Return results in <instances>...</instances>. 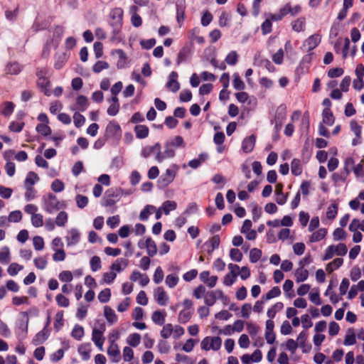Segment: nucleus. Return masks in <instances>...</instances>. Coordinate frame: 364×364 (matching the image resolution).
I'll return each mask as SVG.
<instances>
[{"mask_svg": "<svg viewBox=\"0 0 364 364\" xmlns=\"http://www.w3.org/2000/svg\"><path fill=\"white\" fill-rule=\"evenodd\" d=\"M111 297V290L109 288H106L102 290L98 294V299L101 303H107L109 301Z\"/></svg>", "mask_w": 364, "mask_h": 364, "instance_id": "nucleus-34", "label": "nucleus"}, {"mask_svg": "<svg viewBox=\"0 0 364 364\" xmlns=\"http://www.w3.org/2000/svg\"><path fill=\"white\" fill-rule=\"evenodd\" d=\"M120 222V218L118 215L109 217L107 220V225L112 229L117 228Z\"/></svg>", "mask_w": 364, "mask_h": 364, "instance_id": "nucleus-56", "label": "nucleus"}, {"mask_svg": "<svg viewBox=\"0 0 364 364\" xmlns=\"http://www.w3.org/2000/svg\"><path fill=\"white\" fill-rule=\"evenodd\" d=\"M166 284L171 288L175 287L178 282V277L174 274H168L166 278Z\"/></svg>", "mask_w": 364, "mask_h": 364, "instance_id": "nucleus-63", "label": "nucleus"}, {"mask_svg": "<svg viewBox=\"0 0 364 364\" xmlns=\"http://www.w3.org/2000/svg\"><path fill=\"white\" fill-rule=\"evenodd\" d=\"M201 348L204 350H218L222 345V339L218 336H207L200 343Z\"/></svg>", "mask_w": 364, "mask_h": 364, "instance_id": "nucleus-3", "label": "nucleus"}, {"mask_svg": "<svg viewBox=\"0 0 364 364\" xmlns=\"http://www.w3.org/2000/svg\"><path fill=\"white\" fill-rule=\"evenodd\" d=\"M291 173L295 176H299L301 173V168L300 166V161L299 159H294L291 164Z\"/></svg>", "mask_w": 364, "mask_h": 364, "instance_id": "nucleus-55", "label": "nucleus"}, {"mask_svg": "<svg viewBox=\"0 0 364 364\" xmlns=\"http://www.w3.org/2000/svg\"><path fill=\"white\" fill-rule=\"evenodd\" d=\"M134 132L137 138L144 139L149 134V128L145 125H136Z\"/></svg>", "mask_w": 364, "mask_h": 364, "instance_id": "nucleus-24", "label": "nucleus"}, {"mask_svg": "<svg viewBox=\"0 0 364 364\" xmlns=\"http://www.w3.org/2000/svg\"><path fill=\"white\" fill-rule=\"evenodd\" d=\"M177 203L173 200H166L163 203L161 206V211L162 210L165 215H168L170 211L176 210Z\"/></svg>", "mask_w": 364, "mask_h": 364, "instance_id": "nucleus-22", "label": "nucleus"}, {"mask_svg": "<svg viewBox=\"0 0 364 364\" xmlns=\"http://www.w3.org/2000/svg\"><path fill=\"white\" fill-rule=\"evenodd\" d=\"M31 223L36 228H39L43 226V215L41 214H34L31 216Z\"/></svg>", "mask_w": 364, "mask_h": 364, "instance_id": "nucleus-54", "label": "nucleus"}, {"mask_svg": "<svg viewBox=\"0 0 364 364\" xmlns=\"http://www.w3.org/2000/svg\"><path fill=\"white\" fill-rule=\"evenodd\" d=\"M77 105L78 106V109L81 112H85L88 107V100L87 97L84 95H79L76 100Z\"/></svg>", "mask_w": 364, "mask_h": 364, "instance_id": "nucleus-28", "label": "nucleus"}, {"mask_svg": "<svg viewBox=\"0 0 364 364\" xmlns=\"http://www.w3.org/2000/svg\"><path fill=\"white\" fill-rule=\"evenodd\" d=\"M33 244L36 250H41L44 247V240L41 236H35L33 239Z\"/></svg>", "mask_w": 364, "mask_h": 364, "instance_id": "nucleus-62", "label": "nucleus"}, {"mask_svg": "<svg viewBox=\"0 0 364 364\" xmlns=\"http://www.w3.org/2000/svg\"><path fill=\"white\" fill-rule=\"evenodd\" d=\"M105 331V326L104 324L101 326V329L94 328L92 330V340L100 350H102V346L105 341V338H103V332Z\"/></svg>", "mask_w": 364, "mask_h": 364, "instance_id": "nucleus-6", "label": "nucleus"}, {"mask_svg": "<svg viewBox=\"0 0 364 364\" xmlns=\"http://www.w3.org/2000/svg\"><path fill=\"white\" fill-rule=\"evenodd\" d=\"M92 271L97 272L101 268V259L98 256H93L90 262Z\"/></svg>", "mask_w": 364, "mask_h": 364, "instance_id": "nucleus-46", "label": "nucleus"}, {"mask_svg": "<svg viewBox=\"0 0 364 364\" xmlns=\"http://www.w3.org/2000/svg\"><path fill=\"white\" fill-rule=\"evenodd\" d=\"M14 108L15 105L12 102H4L0 112L4 117H9L14 112Z\"/></svg>", "mask_w": 364, "mask_h": 364, "instance_id": "nucleus-18", "label": "nucleus"}, {"mask_svg": "<svg viewBox=\"0 0 364 364\" xmlns=\"http://www.w3.org/2000/svg\"><path fill=\"white\" fill-rule=\"evenodd\" d=\"M142 155L144 157L154 156L155 159L159 160V144L156 143L154 146H148L143 149Z\"/></svg>", "mask_w": 364, "mask_h": 364, "instance_id": "nucleus-9", "label": "nucleus"}, {"mask_svg": "<svg viewBox=\"0 0 364 364\" xmlns=\"http://www.w3.org/2000/svg\"><path fill=\"white\" fill-rule=\"evenodd\" d=\"M68 215L65 211H60L55 220V223L59 227H64L68 222Z\"/></svg>", "mask_w": 364, "mask_h": 364, "instance_id": "nucleus-30", "label": "nucleus"}, {"mask_svg": "<svg viewBox=\"0 0 364 364\" xmlns=\"http://www.w3.org/2000/svg\"><path fill=\"white\" fill-rule=\"evenodd\" d=\"M23 69V66L17 61L9 62L7 63L5 72L9 75H18Z\"/></svg>", "mask_w": 364, "mask_h": 364, "instance_id": "nucleus-10", "label": "nucleus"}, {"mask_svg": "<svg viewBox=\"0 0 364 364\" xmlns=\"http://www.w3.org/2000/svg\"><path fill=\"white\" fill-rule=\"evenodd\" d=\"M68 60V58L65 53L60 54L57 56L54 63V68L56 70L61 69Z\"/></svg>", "mask_w": 364, "mask_h": 364, "instance_id": "nucleus-36", "label": "nucleus"}, {"mask_svg": "<svg viewBox=\"0 0 364 364\" xmlns=\"http://www.w3.org/2000/svg\"><path fill=\"white\" fill-rule=\"evenodd\" d=\"M348 334H347L345 337L343 344L345 346H350L353 345L356 343L355 336L354 334V331L353 328L348 329Z\"/></svg>", "mask_w": 364, "mask_h": 364, "instance_id": "nucleus-38", "label": "nucleus"}, {"mask_svg": "<svg viewBox=\"0 0 364 364\" xmlns=\"http://www.w3.org/2000/svg\"><path fill=\"white\" fill-rule=\"evenodd\" d=\"M233 87L237 90H243L245 88V85L243 81L240 79L238 73L233 75Z\"/></svg>", "mask_w": 364, "mask_h": 364, "instance_id": "nucleus-35", "label": "nucleus"}, {"mask_svg": "<svg viewBox=\"0 0 364 364\" xmlns=\"http://www.w3.org/2000/svg\"><path fill=\"white\" fill-rule=\"evenodd\" d=\"M49 334L50 333L48 330H45L44 328H43L42 331H39L38 333L36 334L33 339V343L35 346L42 344L48 339Z\"/></svg>", "mask_w": 364, "mask_h": 364, "instance_id": "nucleus-13", "label": "nucleus"}, {"mask_svg": "<svg viewBox=\"0 0 364 364\" xmlns=\"http://www.w3.org/2000/svg\"><path fill=\"white\" fill-rule=\"evenodd\" d=\"M65 185L63 182L59 179H55L51 183V189L56 193L61 192L64 190Z\"/></svg>", "mask_w": 364, "mask_h": 364, "instance_id": "nucleus-51", "label": "nucleus"}, {"mask_svg": "<svg viewBox=\"0 0 364 364\" xmlns=\"http://www.w3.org/2000/svg\"><path fill=\"white\" fill-rule=\"evenodd\" d=\"M146 246L147 249V252L149 256L152 257L157 252V248L155 242L151 239L148 238L146 240Z\"/></svg>", "mask_w": 364, "mask_h": 364, "instance_id": "nucleus-41", "label": "nucleus"}, {"mask_svg": "<svg viewBox=\"0 0 364 364\" xmlns=\"http://www.w3.org/2000/svg\"><path fill=\"white\" fill-rule=\"evenodd\" d=\"M191 52V48L188 46L183 47L179 52L177 58V63L179 64L183 61H185L189 53Z\"/></svg>", "mask_w": 364, "mask_h": 364, "instance_id": "nucleus-42", "label": "nucleus"}, {"mask_svg": "<svg viewBox=\"0 0 364 364\" xmlns=\"http://www.w3.org/2000/svg\"><path fill=\"white\" fill-rule=\"evenodd\" d=\"M128 260L124 258H118L111 266L112 270L120 272L127 266Z\"/></svg>", "mask_w": 364, "mask_h": 364, "instance_id": "nucleus-25", "label": "nucleus"}, {"mask_svg": "<svg viewBox=\"0 0 364 364\" xmlns=\"http://www.w3.org/2000/svg\"><path fill=\"white\" fill-rule=\"evenodd\" d=\"M178 74L176 72H171L169 75V81L167 82V87L172 92H176L178 90L180 85L177 81Z\"/></svg>", "mask_w": 364, "mask_h": 364, "instance_id": "nucleus-11", "label": "nucleus"}, {"mask_svg": "<svg viewBox=\"0 0 364 364\" xmlns=\"http://www.w3.org/2000/svg\"><path fill=\"white\" fill-rule=\"evenodd\" d=\"M23 269V266L17 263H11L8 267L7 272L9 275L15 276L18 272Z\"/></svg>", "mask_w": 364, "mask_h": 364, "instance_id": "nucleus-57", "label": "nucleus"}, {"mask_svg": "<svg viewBox=\"0 0 364 364\" xmlns=\"http://www.w3.org/2000/svg\"><path fill=\"white\" fill-rule=\"evenodd\" d=\"M112 55H117V67L118 69L124 68L127 64V57L124 51L122 49H115L112 50Z\"/></svg>", "mask_w": 364, "mask_h": 364, "instance_id": "nucleus-8", "label": "nucleus"}, {"mask_svg": "<svg viewBox=\"0 0 364 364\" xmlns=\"http://www.w3.org/2000/svg\"><path fill=\"white\" fill-rule=\"evenodd\" d=\"M110 345L107 348V354L112 358V361L117 363L120 360V351L118 345L110 337Z\"/></svg>", "mask_w": 364, "mask_h": 364, "instance_id": "nucleus-7", "label": "nucleus"}, {"mask_svg": "<svg viewBox=\"0 0 364 364\" xmlns=\"http://www.w3.org/2000/svg\"><path fill=\"white\" fill-rule=\"evenodd\" d=\"M36 130L38 133L41 134L44 136H49L51 134V128L48 126V124H38Z\"/></svg>", "mask_w": 364, "mask_h": 364, "instance_id": "nucleus-31", "label": "nucleus"}, {"mask_svg": "<svg viewBox=\"0 0 364 364\" xmlns=\"http://www.w3.org/2000/svg\"><path fill=\"white\" fill-rule=\"evenodd\" d=\"M78 353L83 360H87L90 358V344H82L78 347Z\"/></svg>", "mask_w": 364, "mask_h": 364, "instance_id": "nucleus-23", "label": "nucleus"}, {"mask_svg": "<svg viewBox=\"0 0 364 364\" xmlns=\"http://www.w3.org/2000/svg\"><path fill=\"white\" fill-rule=\"evenodd\" d=\"M33 262L36 268L39 269H44L48 264L46 259L43 257L35 258Z\"/></svg>", "mask_w": 364, "mask_h": 364, "instance_id": "nucleus-61", "label": "nucleus"}, {"mask_svg": "<svg viewBox=\"0 0 364 364\" xmlns=\"http://www.w3.org/2000/svg\"><path fill=\"white\" fill-rule=\"evenodd\" d=\"M309 276V272L304 269L302 267L298 268L295 272V277L297 282H304L307 279Z\"/></svg>", "mask_w": 364, "mask_h": 364, "instance_id": "nucleus-32", "label": "nucleus"}, {"mask_svg": "<svg viewBox=\"0 0 364 364\" xmlns=\"http://www.w3.org/2000/svg\"><path fill=\"white\" fill-rule=\"evenodd\" d=\"M348 249L345 244L339 243L338 245H330L323 256V260H328L331 259L335 254L343 256L347 253Z\"/></svg>", "mask_w": 364, "mask_h": 364, "instance_id": "nucleus-4", "label": "nucleus"}, {"mask_svg": "<svg viewBox=\"0 0 364 364\" xmlns=\"http://www.w3.org/2000/svg\"><path fill=\"white\" fill-rule=\"evenodd\" d=\"M59 279L63 282H70L73 280V276L70 271L64 270L59 274Z\"/></svg>", "mask_w": 364, "mask_h": 364, "instance_id": "nucleus-48", "label": "nucleus"}, {"mask_svg": "<svg viewBox=\"0 0 364 364\" xmlns=\"http://www.w3.org/2000/svg\"><path fill=\"white\" fill-rule=\"evenodd\" d=\"M230 257L235 262H240L242 259V254L240 250L232 248L230 251Z\"/></svg>", "mask_w": 364, "mask_h": 364, "instance_id": "nucleus-60", "label": "nucleus"}, {"mask_svg": "<svg viewBox=\"0 0 364 364\" xmlns=\"http://www.w3.org/2000/svg\"><path fill=\"white\" fill-rule=\"evenodd\" d=\"M55 301L60 307H68L70 305L69 299L62 294H58L55 296Z\"/></svg>", "mask_w": 364, "mask_h": 364, "instance_id": "nucleus-37", "label": "nucleus"}, {"mask_svg": "<svg viewBox=\"0 0 364 364\" xmlns=\"http://www.w3.org/2000/svg\"><path fill=\"white\" fill-rule=\"evenodd\" d=\"M109 68V64L106 61L98 60L92 67L94 73H99L105 69Z\"/></svg>", "mask_w": 364, "mask_h": 364, "instance_id": "nucleus-44", "label": "nucleus"}, {"mask_svg": "<svg viewBox=\"0 0 364 364\" xmlns=\"http://www.w3.org/2000/svg\"><path fill=\"white\" fill-rule=\"evenodd\" d=\"M130 14H132L131 23H141V18L137 14L138 7L136 5H133L130 7Z\"/></svg>", "mask_w": 364, "mask_h": 364, "instance_id": "nucleus-43", "label": "nucleus"}, {"mask_svg": "<svg viewBox=\"0 0 364 364\" xmlns=\"http://www.w3.org/2000/svg\"><path fill=\"white\" fill-rule=\"evenodd\" d=\"M10 262V252L7 247H4L0 251V262L1 264H8Z\"/></svg>", "mask_w": 364, "mask_h": 364, "instance_id": "nucleus-40", "label": "nucleus"}, {"mask_svg": "<svg viewBox=\"0 0 364 364\" xmlns=\"http://www.w3.org/2000/svg\"><path fill=\"white\" fill-rule=\"evenodd\" d=\"M76 203L78 208H84L88 203V198L87 196L77 194L75 197Z\"/></svg>", "mask_w": 364, "mask_h": 364, "instance_id": "nucleus-49", "label": "nucleus"}, {"mask_svg": "<svg viewBox=\"0 0 364 364\" xmlns=\"http://www.w3.org/2000/svg\"><path fill=\"white\" fill-rule=\"evenodd\" d=\"M301 9L299 5L291 6L290 3H287L282 8H281L277 13L265 14L266 18L263 23H271L272 21H281L287 14H290L291 16H294L301 11Z\"/></svg>", "mask_w": 364, "mask_h": 364, "instance_id": "nucleus-1", "label": "nucleus"}, {"mask_svg": "<svg viewBox=\"0 0 364 364\" xmlns=\"http://www.w3.org/2000/svg\"><path fill=\"white\" fill-rule=\"evenodd\" d=\"M24 124V122H11L9 126V129L11 132L18 133L22 131Z\"/></svg>", "mask_w": 364, "mask_h": 364, "instance_id": "nucleus-59", "label": "nucleus"}, {"mask_svg": "<svg viewBox=\"0 0 364 364\" xmlns=\"http://www.w3.org/2000/svg\"><path fill=\"white\" fill-rule=\"evenodd\" d=\"M322 115L323 124L331 126L334 123V117L333 113L331 112L330 108H325L323 111Z\"/></svg>", "mask_w": 364, "mask_h": 364, "instance_id": "nucleus-19", "label": "nucleus"}, {"mask_svg": "<svg viewBox=\"0 0 364 364\" xmlns=\"http://www.w3.org/2000/svg\"><path fill=\"white\" fill-rule=\"evenodd\" d=\"M39 180V177L33 171L28 172L25 181H24V186L25 187H33V185L36 183V181Z\"/></svg>", "mask_w": 364, "mask_h": 364, "instance_id": "nucleus-20", "label": "nucleus"}, {"mask_svg": "<svg viewBox=\"0 0 364 364\" xmlns=\"http://www.w3.org/2000/svg\"><path fill=\"white\" fill-rule=\"evenodd\" d=\"M220 243V237L216 235L212 237L208 242H205L204 246L207 247V252L211 254L215 248L218 247Z\"/></svg>", "mask_w": 364, "mask_h": 364, "instance_id": "nucleus-12", "label": "nucleus"}, {"mask_svg": "<svg viewBox=\"0 0 364 364\" xmlns=\"http://www.w3.org/2000/svg\"><path fill=\"white\" fill-rule=\"evenodd\" d=\"M262 256V251L257 248H253L250 252V260L252 263L257 262Z\"/></svg>", "mask_w": 364, "mask_h": 364, "instance_id": "nucleus-47", "label": "nucleus"}, {"mask_svg": "<svg viewBox=\"0 0 364 364\" xmlns=\"http://www.w3.org/2000/svg\"><path fill=\"white\" fill-rule=\"evenodd\" d=\"M156 210V207L151 205H147L144 207V208L141 211L139 215V219L141 220H146L149 218V216Z\"/></svg>", "mask_w": 364, "mask_h": 364, "instance_id": "nucleus-26", "label": "nucleus"}, {"mask_svg": "<svg viewBox=\"0 0 364 364\" xmlns=\"http://www.w3.org/2000/svg\"><path fill=\"white\" fill-rule=\"evenodd\" d=\"M74 124L77 128L81 127L85 122V118L83 115L78 112H75L73 115Z\"/></svg>", "mask_w": 364, "mask_h": 364, "instance_id": "nucleus-58", "label": "nucleus"}, {"mask_svg": "<svg viewBox=\"0 0 364 364\" xmlns=\"http://www.w3.org/2000/svg\"><path fill=\"white\" fill-rule=\"evenodd\" d=\"M178 171V167L176 165H173L167 168L161 177V186H167L170 184L174 180Z\"/></svg>", "mask_w": 364, "mask_h": 364, "instance_id": "nucleus-5", "label": "nucleus"}, {"mask_svg": "<svg viewBox=\"0 0 364 364\" xmlns=\"http://www.w3.org/2000/svg\"><path fill=\"white\" fill-rule=\"evenodd\" d=\"M64 324L63 321V311H60L57 312L55 314V321H54V329L56 332H58Z\"/></svg>", "mask_w": 364, "mask_h": 364, "instance_id": "nucleus-27", "label": "nucleus"}, {"mask_svg": "<svg viewBox=\"0 0 364 364\" xmlns=\"http://www.w3.org/2000/svg\"><path fill=\"white\" fill-rule=\"evenodd\" d=\"M255 137L254 135H251V136L245 138L242 141V148L243 151L245 153L250 152L255 146Z\"/></svg>", "mask_w": 364, "mask_h": 364, "instance_id": "nucleus-14", "label": "nucleus"}, {"mask_svg": "<svg viewBox=\"0 0 364 364\" xmlns=\"http://www.w3.org/2000/svg\"><path fill=\"white\" fill-rule=\"evenodd\" d=\"M140 341L141 336L137 333L130 334L127 338V343L132 347H136L140 343Z\"/></svg>", "mask_w": 364, "mask_h": 364, "instance_id": "nucleus-39", "label": "nucleus"}, {"mask_svg": "<svg viewBox=\"0 0 364 364\" xmlns=\"http://www.w3.org/2000/svg\"><path fill=\"white\" fill-rule=\"evenodd\" d=\"M120 131H121L120 126L116 122H114V121L113 122H110L107 125L106 132L108 134H110V135L113 136V135L116 134L117 132H119Z\"/></svg>", "mask_w": 364, "mask_h": 364, "instance_id": "nucleus-29", "label": "nucleus"}, {"mask_svg": "<svg viewBox=\"0 0 364 364\" xmlns=\"http://www.w3.org/2000/svg\"><path fill=\"white\" fill-rule=\"evenodd\" d=\"M338 205L336 203H333L331 205L327 210L326 217L329 220H333L338 213Z\"/></svg>", "mask_w": 364, "mask_h": 364, "instance_id": "nucleus-45", "label": "nucleus"}, {"mask_svg": "<svg viewBox=\"0 0 364 364\" xmlns=\"http://www.w3.org/2000/svg\"><path fill=\"white\" fill-rule=\"evenodd\" d=\"M22 219V213L20 210H14L10 213L8 220L9 222L18 223Z\"/></svg>", "mask_w": 364, "mask_h": 364, "instance_id": "nucleus-53", "label": "nucleus"}, {"mask_svg": "<svg viewBox=\"0 0 364 364\" xmlns=\"http://www.w3.org/2000/svg\"><path fill=\"white\" fill-rule=\"evenodd\" d=\"M71 336L77 341L81 340L84 336L83 327L78 324H76L71 332Z\"/></svg>", "mask_w": 364, "mask_h": 364, "instance_id": "nucleus-33", "label": "nucleus"}, {"mask_svg": "<svg viewBox=\"0 0 364 364\" xmlns=\"http://www.w3.org/2000/svg\"><path fill=\"white\" fill-rule=\"evenodd\" d=\"M191 314L192 313L191 312V311L188 309L183 310L180 312L178 315V319L182 323H186L191 318Z\"/></svg>", "mask_w": 364, "mask_h": 364, "instance_id": "nucleus-64", "label": "nucleus"}, {"mask_svg": "<svg viewBox=\"0 0 364 364\" xmlns=\"http://www.w3.org/2000/svg\"><path fill=\"white\" fill-rule=\"evenodd\" d=\"M123 14V10L121 8H114L110 11L109 16L114 23H122Z\"/></svg>", "mask_w": 364, "mask_h": 364, "instance_id": "nucleus-17", "label": "nucleus"}, {"mask_svg": "<svg viewBox=\"0 0 364 364\" xmlns=\"http://www.w3.org/2000/svg\"><path fill=\"white\" fill-rule=\"evenodd\" d=\"M104 314L108 323L112 324L117 321V316L114 310L108 306L104 307Z\"/></svg>", "mask_w": 364, "mask_h": 364, "instance_id": "nucleus-16", "label": "nucleus"}, {"mask_svg": "<svg viewBox=\"0 0 364 364\" xmlns=\"http://www.w3.org/2000/svg\"><path fill=\"white\" fill-rule=\"evenodd\" d=\"M44 200L43 209L50 214L66 208V203L64 200H58L56 196L53 193H48Z\"/></svg>", "mask_w": 364, "mask_h": 364, "instance_id": "nucleus-2", "label": "nucleus"}, {"mask_svg": "<svg viewBox=\"0 0 364 364\" xmlns=\"http://www.w3.org/2000/svg\"><path fill=\"white\" fill-rule=\"evenodd\" d=\"M217 300V296L214 291H208L205 296V303L206 305L213 306Z\"/></svg>", "mask_w": 364, "mask_h": 364, "instance_id": "nucleus-52", "label": "nucleus"}, {"mask_svg": "<svg viewBox=\"0 0 364 364\" xmlns=\"http://www.w3.org/2000/svg\"><path fill=\"white\" fill-rule=\"evenodd\" d=\"M281 294V290L279 287H274L271 290H269L262 299H265L266 300L271 299L272 298L279 296Z\"/></svg>", "mask_w": 364, "mask_h": 364, "instance_id": "nucleus-50", "label": "nucleus"}, {"mask_svg": "<svg viewBox=\"0 0 364 364\" xmlns=\"http://www.w3.org/2000/svg\"><path fill=\"white\" fill-rule=\"evenodd\" d=\"M70 236L68 237V245L72 246L76 245L80 240V233L77 229H71L69 232Z\"/></svg>", "mask_w": 364, "mask_h": 364, "instance_id": "nucleus-15", "label": "nucleus"}, {"mask_svg": "<svg viewBox=\"0 0 364 364\" xmlns=\"http://www.w3.org/2000/svg\"><path fill=\"white\" fill-rule=\"evenodd\" d=\"M327 234V230L325 228H321L318 230L314 232L309 239L311 242H318L323 240Z\"/></svg>", "mask_w": 364, "mask_h": 364, "instance_id": "nucleus-21", "label": "nucleus"}]
</instances>
